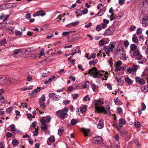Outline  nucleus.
I'll use <instances>...</instances> for the list:
<instances>
[{
    "mask_svg": "<svg viewBox=\"0 0 148 148\" xmlns=\"http://www.w3.org/2000/svg\"><path fill=\"white\" fill-rule=\"evenodd\" d=\"M94 104L95 106V112H97L104 114H110L111 113L109 106H107L106 109L102 106L103 104V101L102 100H95L94 101Z\"/></svg>",
    "mask_w": 148,
    "mask_h": 148,
    "instance_id": "1",
    "label": "nucleus"
},
{
    "mask_svg": "<svg viewBox=\"0 0 148 148\" xmlns=\"http://www.w3.org/2000/svg\"><path fill=\"white\" fill-rule=\"evenodd\" d=\"M88 73L90 76L94 78H97L99 76L103 77V74L100 73V71H98L97 68L93 67L88 71Z\"/></svg>",
    "mask_w": 148,
    "mask_h": 148,
    "instance_id": "2",
    "label": "nucleus"
},
{
    "mask_svg": "<svg viewBox=\"0 0 148 148\" xmlns=\"http://www.w3.org/2000/svg\"><path fill=\"white\" fill-rule=\"evenodd\" d=\"M68 109L67 108H65L63 110H59L56 112V113L57 116L64 120L68 116Z\"/></svg>",
    "mask_w": 148,
    "mask_h": 148,
    "instance_id": "3",
    "label": "nucleus"
},
{
    "mask_svg": "<svg viewBox=\"0 0 148 148\" xmlns=\"http://www.w3.org/2000/svg\"><path fill=\"white\" fill-rule=\"evenodd\" d=\"M115 44V42H111L110 44V46H105L103 47V49L107 52V53H110L111 52H112Z\"/></svg>",
    "mask_w": 148,
    "mask_h": 148,
    "instance_id": "4",
    "label": "nucleus"
},
{
    "mask_svg": "<svg viewBox=\"0 0 148 148\" xmlns=\"http://www.w3.org/2000/svg\"><path fill=\"white\" fill-rule=\"evenodd\" d=\"M103 141V139L101 136H97L93 137L92 140L93 143L95 144L101 143Z\"/></svg>",
    "mask_w": 148,
    "mask_h": 148,
    "instance_id": "5",
    "label": "nucleus"
},
{
    "mask_svg": "<svg viewBox=\"0 0 148 148\" xmlns=\"http://www.w3.org/2000/svg\"><path fill=\"white\" fill-rule=\"evenodd\" d=\"M115 28L113 27H110L107 29L103 34L105 36H109L114 32Z\"/></svg>",
    "mask_w": 148,
    "mask_h": 148,
    "instance_id": "6",
    "label": "nucleus"
},
{
    "mask_svg": "<svg viewBox=\"0 0 148 148\" xmlns=\"http://www.w3.org/2000/svg\"><path fill=\"white\" fill-rule=\"evenodd\" d=\"M133 56L135 57V58L138 60H140L142 58V56L140 54L138 50L135 51L133 53Z\"/></svg>",
    "mask_w": 148,
    "mask_h": 148,
    "instance_id": "7",
    "label": "nucleus"
},
{
    "mask_svg": "<svg viewBox=\"0 0 148 148\" xmlns=\"http://www.w3.org/2000/svg\"><path fill=\"white\" fill-rule=\"evenodd\" d=\"M40 91V90L37 88L34 90L30 93H29V96L31 98L35 97L37 92H39Z\"/></svg>",
    "mask_w": 148,
    "mask_h": 148,
    "instance_id": "8",
    "label": "nucleus"
},
{
    "mask_svg": "<svg viewBox=\"0 0 148 148\" xmlns=\"http://www.w3.org/2000/svg\"><path fill=\"white\" fill-rule=\"evenodd\" d=\"M142 24L143 26L146 27L148 25V16L143 18Z\"/></svg>",
    "mask_w": 148,
    "mask_h": 148,
    "instance_id": "9",
    "label": "nucleus"
},
{
    "mask_svg": "<svg viewBox=\"0 0 148 148\" xmlns=\"http://www.w3.org/2000/svg\"><path fill=\"white\" fill-rule=\"evenodd\" d=\"M45 13L44 12V11L43 10H40L36 12L35 14H33V16H43L45 15Z\"/></svg>",
    "mask_w": 148,
    "mask_h": 148,
    "instance_id": "10",
    "label": "nucleus"
},
{
    "mask_svg": "<svg viewBox=\"0 0 148 148\" xmlns=\"http://www.w3.org/2000/svg\"><path fill=\"white\" fill-rule=\"evenodd\" d=\"M10 78L8 79L4 78L3 77V80L0 82V85H4L6 84L11 82V80Z\"/></svg>",
    "mask_w": 148,
    "mask_h": 148,
    "instance_id": "11",
    "label": "nucleus"
},
{
    "mask_svg": "<svg viewBox=\"0 0 148 148\" xmlns=\"http://www.w3.org/2000/svg\"><path fill=\"white\" fill-rule=\"evenodd\" d=\"M119 127H122L123 125H125L126 123V121L125 120L122 118L119 119Z\"/></svg>",
    "mask_w": 148,
    "mask_h": 148,
    "instance_id": "12",
    "label": "nucleus"
},
{
    "mask_svg": "<svg viewBox=\"0 0 148 148\" xmlns=\"http://www.w3.org/2000/svg\"><path fill=\"white\" fill-rule=\"evenodd\" d=\"M82 87L84 88H88L89 86V82L88 81L84 82L82 84Z\"/></svg>",
    "mask_w": 148,
    "mask_h": 148,
    "instance_id": "13",
    "label": "nucleus"
},
{
    "mask_svg": "<svg viewBox=\"0 0 148 148\" xmlns=\"http://www.w3.org/2000/svg\"><path fill=\"white\" fill-rule=\"evenodd\" d=\"M22 49H21L15 50L13 52L12 55L14 57H16V55L19 53H21Z\"/></svg>",
    "mask_w": 148,
    "mask_h": 148,
    "instance_id": "14",
    "label": "nucleus"
},
{
    "mask_svg": "<svg viewBox=\"0 0 148 148\" xmlns=\"http://www.w3.org/2000/svg\"><path fill=\"white\" fill-rule=\"evenodd\" d=\"M125 134L123 135V136L125 138V140H129L131 137L130 134H128L127 132H124Z\"/></svg>",
    "mask_w": 148,
    "mask_h": 148,
    "instance_id": "15",
    "label": "nucleus"
},
{
    "mask_svg": "<svg viewBox=\"0 0 148 148\" xmlns=\"http://www.w3.org/2000/svg\"><path fill=\"white\" fill-rule=\"evenodd\" d=\"M13 147H15L18 145V142L16 139H13L12 142Z\"/></svg>",
    "mask_w": 148,
    "mask_h": 148,
    "instance_id": "16",
    "label": "nucleus"
},
{
    "mask_svg": "<svg viewBox=\"0 0 148 148\" xmlns=\"http://www.w3.org/2000/svg\"><path fill=\"white\" fill-rule=\"evenodd\" d=\"M83 132L84 133V136H88V133L90 132V130L89 129H84L82 130Z\"/></svg>",
    "mask_w": 148,
    "mask_h": 148,
    "instance_id": "17",
    "label": "nucleus"
},
{
    "mask_svg": "<svg viewBox=\"0 0 148 148\" xmlns=\"http://www.w3.org/2000/svg\"><path fill=\"white\" fill-rule=\"evenodd\" d=\"M130 50L132 51H135L137 48L136 46L134 44H131L130 46Z\"/></svg>",
    "mask_w": 148,
    "mask_h": 148,
    "instance_id": "18",
    "label": "nucleus"
},
{
    "mask_svg": "<svg viewBox=\"0 0 148 148\" xmlns=\"http://www.w3.org/2000/svg\"><path fill=\"white\" fill-rule=\"evenodd\" d=\"M97 59H95L89 62V64L90 65H93L95 66V64L97 63Z\"/></svg>",
    "mask_w": 148,
    "mask_h": 148,
    "instance_id": "19",
    "label": "nucleus"
},
{
    "mask_svg": "<svg viewBox=\"0 0 148 148\" xmlns=\"http://www.w3.org/2000/svg\"><path fill=\"white\" fill-rule=\"evenodd\" d=\"M114 145L116 148H119L120 145L118 141H115L114 142Z\"/></svg>",
    "mask_w": 148,
    "mask_h": 148,
    "instance_id": "20",
    "label": "nucleus"
},
{
    "mask_svg": "<svg viewBox=\"0 0 148 148\" xmlns=\"http://www.w3.org/2000/svg\"><path fill=\"white\" fill-rule=\"evenodd\" d=\"M125 80L126 82L129 84H132L133 82L131 79L128 77L125 78Z\"/></svg>",
    "mask_w": 148,
    "mask_h": 148,
    "instance_id": "21",
    "label": "nucleus"
},
{
    "mask_svg": "<svg viewBox=\"0 0 148 148\" xmlns=\"http://www.w3.org/2000/svg\"><path fill=\"white\" fill-rule=\"evenodd\" d=\"M87 106L86 105H84L80 109V111L82 113H84L86 110Z\"/></svg>",
    "mask_w": 148,
    "mask_h": 148,
    "instance_id": "22",
    "label": "nucleus"
},
{
    "mask_svg": "<svg viewBox=\"0 0 148 148\" xmlns=\"http://www.w3.org/2000/svg\"><path fill=\"white\" fill-rule=\"evenodd\" d=\"M26 54H30L32 53V50L30 48H28L26 49L25 52Z\"/></svg>",
    "mask_w": 148,
    "mask_h": 148,
    "instance_id": "23",
    "label": "nucleus"
},
{
    "mask_svg": "<svg viewBox=\"0 0 148 148\" xmlns=\"http://www.w3.org/2000/svg\"><path fill=\"white\" fill-rule=\"evenodd\" d=\"M7 43V42H6V39L5 38L3 39L0 41V45H4Z\"/></svg>",
    "mask_w": 148,
    "mask_h": 148,
    "instance_id": "24",
    "label": "nucleus"
},
{
    "mask_svg": "<svg viewBox=\"0 0 148 148\" xmlns=\"http://www.w3.org/2000/svg\"><path fill=\"white\" fill-rule=\"evenodd\" d=\"M45 96L43 94L42 95V97L39 99V102H44L45 101Z\"/></svg>",
    "mask_w": 148,
    "mask_h": 148,
    "instance_id": "25",
    "label": "nucleus"
},
{
    "mask_svg": "<svg viewBox=\"0 0 148 148\" xmlns=\"http://www.w3.org/2000/svg\"><path fill=\"white\" fill-rule=\"evenodd\" d=\"M75 31H72L69 32H65L63 33L62 35L63 36H65L66 35H68L69 34L72 33L73 32H75Z\"/></svg>",
    "mask_w": 148,
    "mask_h": 148,
    "instance_id": "26",
    "label": "nucleus"
},
{
    "mask_svg": "<svg viewBox=\"0 0 148 148\" xmlns=\"http://www.w3.org/2000/svg\"><path fill=\"white\" fill-rule=\"evenodd\" d=\"M105 12V9H102L97 14L98 16H101Z\"/></svg>",
    "mask_w": 148,
    "mask_h": 148,
    "instance_id": "27",
    "label": "nucleus"
},
{
    "mask_svg": "<svg viewBox=\"0 0 148 148\" xmlns=\"http://www.w3.org/2000/svg\"><path fill=\"white\" fill-rule=\"evenodd\" d=\"M39 104L40 105V107L43 108V109L46 107V106L44 102H39Z\"/></svg>",
    "mask_w": 148,
    "mask_h": 148,
    "instance_id": "28",
    "label": "nucleus"
},
{
    "mask_svg": "<svg viewBox=\"0 0 148 148\" xmlns=\"http://www.w3.org/2000/svg\"><path fill=\"white\" fill-rule=\"evenodd\" d=\"M134 126L137 128H139L141 127V125L138 122H135Z\"/></svg>",
    "mask_w": 148,
    "mask_h": 148,
    "instance_id": "29",
    "label": "nucleus"
},
{
    "mask_svg": "<svg viewBox=\"0 0 148 148\" xmlns=\"http://www.w3.org/2000/svg\"><path fill=\"white\" fill-rule=\"evenodd\" d=\"M142 29L141 28H138L136 31V34L138 35H140L142 33Z\"/></svg>",
    "mask_w": 148,
    "mask_h": 148,
    "instance_id": "30",
    "label": "nucleus"
},
{
    "mask_svg": "<svg viewBox=\"0 0 148 148\" xmlns=\"http://www.w3.org/2000/svg\"><path fill=\"white\" fill-rule=\"evenodd\" d=\"M15 34L16 36H21L22 35V32L18 30H16Z\"/></svg>",
    "mask_w": 148,
    "mask_h": 148,
    "instance_id": "31",
    "label": "nucleus"
},
{
    "mask_svg": "<svg viewBox=\"0 0 148 148\" xmlns=\"http://www.w3.org/2000/svg\"><path fill=\"white\" fill-rule=\"evenodd\" d=\"M10 128L12 132H14L15 131V126L14 124H12L10 126Z\"/></svg>",
    "mask_w": 148,
    "mask_h": 148,
    "instance_id": "32",
    "label": "nucleus"
},
{
    "mask_svg": "<svg viewBox=\"0 0 148 148\" xmlns=\"http://www.w3.org/2000/svg\"><path fill=\"white\" fill-rule=\"evenodd\" d=\"M13 109V108L12 107H10L8 108H7L6 110V112L7 113H10L11 112V111Z\"/></svg>",
    "mask_w": 148,
    "mask_h": 148,
    "instance_id": "33",
    "label": "nucleus"
},
{
    "mask_svg": "<svg viewBox=\"0 0 148 148\" xmlns=\"http://www.w3.org/2000/svg\"><path fill=\"white\" fill-rule=\"evenodd\" d=\"M132 40L133 42L135 43H137L138 41V38L136 36L133 37Z\"/></svg>",
    "mask_w": 148,
    "mask_h": 148,
    "instance_id": "34",
    "label": "nucleus"
},
{
    "mask_svg": "<svg viewBox=\"0 0 148 148\" xmlns=\"http://www.w3.org/2000/svg\"><path fill=\"white\" fill-rule=\"evenodd\" d=\"M77 123V121L75 119H73L71 121V124L72 125H74Z\"/></svg>",
    "mask_w": 148,
    "mask_h": 148,
    "instance_id": "35",
    "label": "nucleus"
},
{
    "mask_svg": "<svg viewBox=\"0 0 148 148\" xmlns=\"http://www.w3.org/2000/svg\"><path fill=\"white\" fill-rule=\"evenodd\" d=\"M33 87V86H30V87L31 88L26 87L25 88H21V90H22V91L29 90L32 89V88Z\"/></svg>",
    "mask_w": 148,
    "mask_h": 148,
    "instance_id": "36",
    "label": "nucleus"
},
{
    "mask_svg": "<svg viewBox=\"0 0 148 148\" xmlns=\"http://www.w3.org/2000/svg\"><path fill=\"white\" fill-rule=\"evenodd\" d=\"M136 28V27L135 25H131L130 28L129 29V30L130 31H133Z\"/></svg>",
    "mask_w": 148,
    "mask_h": 148,
    "instance_id": "37",
    "label": "nucleus"
},
{
    "mask_svg": "<svg viewBox=\"0 0 148 148\" xmlns=\"http://www.w3.org/2000/svg\"><path fill=\"white\" fill-rule=\"evenodd\" d=\"M123 44L126 47H127L129 45V41L127 40H126L123 42Z\"/></svg>",
    "mask_w": 148,
    "mask_h": 148,
    "instance_id": "38",
    "label": "nucleus"
},
{
    "mask_svg": "<svg viewBox=\"0 0 148 148\" xmlns=\"http://www.w3.org/2000/svg\"><path fill=\"white\" fill-rule=\"evenodd\" d=\"M143 5L145 6H148V1L147 0H145L142 2Z\"/></svg>",
    "mask_w": 148,
    "mask_h": 148,
    "instance_id": "39",
    "label": "nucleus"
},
{
    "mask_svg": "<svg viewBox=\"0 0 148 148\" xmlns=\"http://www.w3.org/2000/svg\"><path fill=\"white\" fill-rule=\"evenodd\" d=\"M49 140L51 142H54L55 141V139L54 136H51L49 138Z\"/></svg>",
    "mask_w": 148,
    "mask_h": 148,
    "instance_id": "40",
    "label": "nucleus"
},
{
    "mask_svg": "<svg viewBox=\"0 0 148 148\" xmlns=\"http://www.w3.org/2000/svg\"><path fill=\"white\" fill-rule=\"evenodd\" d=\"M113 126L114 127H115L118 131H120V129L118 127V125H116V123L114 122H113Z\"/></svg>",
    "mask_w": 148,
    "mask_h": 148,
    "instance_id": "41",
    "label": "nucleus"
},
{
    "mask_svg": "<svg viewBox=\"0 0 148 148\" xmlns=\"http://www.w3.org/2000/svg\"><path fill=\"white\" fill-rule=\"evenodd\" d=\"M72 96L73 99H76L79 96V95L77 94H72Z\"/></svg>",
    "mask_w": 148,
    "mask_h": 148,
    "instance_id": "42",
    "label": "nucleus"
},
{
    "mask_svg": "<svg viewBox=\"0 0 148 148\" xmlns=\"http://www.w3.org/2000/svg\"><path fill=\"white\" fill-rule=\"evenodd\" d=\"M110 20L112 21V20H114L115 19L116 17V15L114 14H112L110 16Z\"/></svg>",
    "mask_w": 148,
    "mask_h": 148,
    "instance_id": "43",
    "label": "nucleus"
},
{
    "mask_svg": "<svg viewBox=\"0 0 148 148\" xmlns=\"http://www.w3.org/2000/svg\"><path fill=\"white\" fill-rule=\"evenodd\" d=\"M102 29V27L100 25H98L96 28V30L97 31H99Z\"/></svg>",
    "mask_w": 148,
    "mask_h": 148,
    "instance_id": "44",
    "label": "nucleus"
},
{
    "mask_svg": "<svg viewBox=\"0 0 148 148\" xmlns=\"http://www.w3.org/2000/svg\"><path fill=\"white\" fill-rule=\"evenodd\" d=\"M70 101L69 100H68V99H66V100H64L63 101V104L64 105H67L68 104L70 103Z\"/></svg>",
    "mask_w": 148,
    "mask_h": 148,
    "instance_id": "45",
    "label": "nucleus"
},
{
    "mask_svg": "<svg viewBox=\"0 0 148 148\" xmlns=\"http://www.w3.org/2000/svg\"><path fill=\"white\" fill-rule=\"evenodd\" d=\"M91 85L92 90L94 91H95L97 90L96 85L94 84H92Z\"/></svg>",
    "mask_w": 148,
    "mask_h": 148,
    "instance_id": "46",
    "label": "nucleus"
},
{
    "mask_svg": "<svg viewBox=\"0 0 148 148\" xmlns=\"http://www.w3.org/2000/svg\"><path fill=\"white\" fill-rule=\"evenodd\" d=\"M104 44V40L102 39L99 42V45L100 46H103Z\"/></svg>",
    "mask_w": 148,
    "mask_h": 148,
    "instance_id": "47",
    "label": "nucleus"
},
{
    "mask_svg": "<svg viewBox=\"0 0 148 148\" xmlns=\"http://www.w3.org/2000/svg\"><path fill=\"white\" fill-rule=\"evenodd\" d=\"M41 129L44 131L46 130L47 129V126L46 125H44L41 126Z\"/></svg>",
    "mask_w": 148,
    "mask_h": 148,
    "instance_id": "48",
    "label": "nucleus"
},
{
    "mask_svg": "<svg viewBox=\"0 0 148 148\" xmlns=\"http://www.w3.org/2000/svg\"><path fill=\"white\" fill-rule=\"evenodd\" d=\"M88 95H86L83 98V100L84 101H89L90 100V98L89 97H88Z\"/></svg>",
    "mask_w": 148,
    "mask_h": 148,
    "instance_id": "49",
    "label": "nucleus"
},
{
    "mask_svg": "<svg viewBox=\"0 0 148 148\" xmlns=\"http://www.w3.org/2000/svg\"><path fill=\"white\" fill-rule=\"evenodd\" d=\"M108 62L109 63L111 67H112L113 66L112 59V58H110L108 61Z\"/></svg>",
    "mask_w": 148,
    "mask_h": 148,
    "instance_id": "50",
    "label": "nucleus"
},
{
    "mask_svg": "<svg viewBox=\"0 0 148 148\" xmlns=\"http://www.w3.org/2000/svg\"><path fill=\"white\" fill-rule=\"evenodd\" d=\"M117 110L119 114H121L122 113L123 110L120 107H118L117 108Z\"/></svg>",
    "mask_w": 148,
    "mask_h": 148,
    "instance_id": "51",
    "label": "nucleus"
},
{
    "mask_svg": "<svg viewBox=\"0 0 148 148\" xmlns=\"http://www.w3.org/2000/svg\"><path fill=\"white\" fill-rule=\"evenodd\" d=\"M114 138L116 141H119V136L118 134H116L115 135Z\"/></svg>",
    "mask_w": 148,
    "mask_h": 148,
    "instance_id": "52",
    "label": "nucleus"
},
{
    "mask_svg": "<svg viewBox=\"0 0 148 148\" xmlns=\"http://www.w3.org/2000/svg\"><path fill=\"white\" fill-rule=\"evenodd\" d=\"M13 135L10 132H7L6 134V136L8 138H10L12 137Z\"/></svg>",
    "mask_w": 148,
    "mask_h": 148,
    "instance_id": "53",
    "label": "nucleus"
},
{
    "mask_svg": "<svg viewBox=\"0 0 148 148\" xmlns=\"http://www.w3.org/2000/svg\"><path fill=\"white\" fill-rule=\"evenodd\" d=\"M132 68L133 72H136L137 71L138 68L137 65H136L133 66Z\"/></svg>",
    "mask_w": 148,
    "mask_h": 148,
    "instance_id": "54",
    "label": "nucleus"
},
{
    "mask_svg": "<svg viewBox=\"0 0 148 148\" xmlns=\"http://www.w3.org/2000/svg\"><path fill=\"white\" fill-rule=\"evenodd\" d=\"M122 69V67L120 66H116L114 69V71H117L119 70H120Z\"/></svg>",
    "mask_w": 148,
    "mask_h": 148,
    "instance_id": "55",
    "label": "nucleus"
},
{
    "mask_svg": "<svg viewBox=\"0 0 148 148\" xmlns=\"http://www.w3.org/2000/svg\"><path fill=\"white\" fill-rule=\"evenodd\" d=\"M125 1V0H119V3L121 5L124 3Z\"/></svg>",
    "mask_w": 148,
    "mask_h": 148,
    "instance_id": "56",
    "label": "nucleus"
},
{
    "mask_svg": "<svg viewBox=\"0 0 148 148\" xmlns=\"http://www.w3.org/2000/svg\"><path fill=\"white\" fill-rule=\"evenodd\" d=\"M127 72L130 73H132L133 72L132 68L131 67H129L127 69Z\"/></svg>",
    "mask_w": 148,
    "mask_h": 148,
    "instance_id": "57",
    "label": "nucleus"
},
{
    "mask_svg": "<svg viewBox=\"0 0 148 148\" xmlns=\"http://www.w3.org/2000/svg\"><path fill=\"white\" fill-rule=\"evenodd\" d=\"M96 53H93L90 56L89 59H92H92H94L96 57Z\"/></svg>",
    "mask_w": 148,
    "mask_h": 148,
    "instance_id": "58",
    "label": "nucleus"
},
{
    "mask_svg": "<svg viewBox=\"0 0 148 148\" xmlns=\"http://www.w3.org/2000/svg\"><path fill=\"white\" fill-rule=\"evenodd\" d=\"M146 106L145 103H142L141 105L142 110H144L146 109Z\"/></svg>",
    "mask_w": 148,
    "mask_h": 148,
    "instance_id": "59",
    "label": "nucleus"
},
{
    "mask_svg": "<svg viewBox=\"0 0 148 148\" xmlns=\"http://www.w3.org/2000/svg\"><path fill=\"white\" fill-rule=\"evenodd\" d=\"M138 83L141 85H143L145 84V82L144 80L141 79Z\"/></svg>",
    "mask_w": 148,
    "mask_h": 148,
    "instance_id": "60",
    "label": "nucleus"
},
{
    "mask_svg": "<svg viewBox=\"0 0 148 148\" xmlns=\"http://www.w3.org/2000/svg\"><path fill=\"white\" fill-rule=\"evenodd\" d=\"M37 122L36 121H35L33 122L31 125V126L33 127H34L35 129H36L35 127H36V125H37Z\"/></svg>",
    "mask_w": 148,
    "mask_h": 148,
    "instance_id": "61",
    "label": "nucleus"
},
{
    "mask_svg": "<svg viewBox=\"0 0 148 148\" xmlns=\"http://www.w3.org/2000/svg\"><path fill=\"white\" fill-rule=\"evenodd\" d=\"M103 126L102 124L99 123L97 125V127L98 129H100L103 128Z\"/></svg>",
    "mask_w": 148,
    "mask_h": 148,
    "instance_id": "62",
    "label": "nucleus"
},
{
    "mask_svg": "<svg viewBox=\"0 0 148 148\" xmlns=\"http://www.w3.org/2000/svg\"><path fill=\"white\" fill-rule=\"evenodd\" d=\"M79 23V21H77L76 22L71 23V24L73 26H75L77 25Z\"/></svg>",
    "mask_w": 148,
    "mask_h": 148,
    "instance_id": "63",
    "label": "nucleus"
},
{
    "mask_svg": "<svg viewBox=\"0 0 148 148\" xmlns=\"http://www.w3.org/2000/svg\"><path fill=\"white\" fill-rule=\"evenodd\" d=\"M38 133V132L37 130H36L33 132V135L34 136H36Z\"/></svg>",
    "mask_w": 148,
    "mask_h": 148,
    "instance_id": "64",
    "label": "nucleus"
}]
</instances>
